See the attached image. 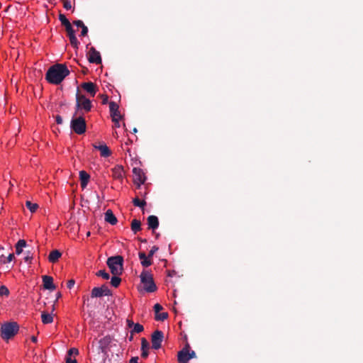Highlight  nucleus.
I'll list each match as a JSON object with an SVG mask.
<instances>
[{"label":"nucleus","mask_w":363,"mask_h":363,"mask_svg":"<svg viewBox=\"0 0 363 363\" xmlns=\"http://www.w3.org/2000/svg\"><path fill=\"white\" fill-rule=\"evenodd\" d=\"M79 354V350L77 348H70L69 350H68V354L69 356H76Z\"/></svg>","instance_id":"58836bf2"},{"label":"nucleus","mask_w":363,"mask_h":363,"mask_svg":"<svg viewBox=\"0 0 363 363\" xmlns=\"http://www.w3.org/2000/svg\"><path fill=\"white\" fill-rule=\"evenodd\" d=\"M26 206L31 212H35L39 208V205L38 203H32L29 201L26 202Z\"/></svg>","instance_id":"bb28decb"},{"label":"nucleus","mask_w":363,"mask_h":363,"mask_svg":"<svg viewBox=\"0 0 363 363\" xmlns=\"http://www.w3.org/2000/svg\"><path fill=\"white\" fill-rule=\"evenodd\" d=\"M65 30H66V32L69 37L75 33V31L74 30L73 28L72 27L70 23H69V25L67 27H65Z\"/></svg>","instance_id":"e433bc0d"},{"label":"nucleus","mask_w":363,"mask_h":363,"mask_svg":"<svg viewBox=\"0 0 363 363\" xmlns=\"http://www.w3.org/2000/svg\"><path fill=\"white\" fill-rule=\"evenodd\" d=\"M69 74L70 71L65 64L57 63L48 69L45 79L51 84L58 85Z\"/></svg>","instance_id":"f257e3e1"},{"label":"nucleus","mask_w":363,"mask_h":363,"mask_svg":"<svg viewBox=\"0 0 363 363\" xmlns=\"http://www.w3.org/2000/svg\"><path fill=\"white\" fill-rule=\"evenodd\" d=\"M148 228L152 229V231L155 230L159 226V220L157 216L151 215L147 218Z\"/></svg>","instance_id":"dca6fc26"},{"label":"nucleus","mask_w":363,"mask_h":363,"mask_svg":"<svg viewBox=\"0 0 363 363\" xmlns=\"http://www.w3.org/2000/svg\"><path fill=\"white\" fill-rule=\"evenodd\" d=\"M113 178L115 179L121 180L124 174L123 167L116 166L111 169Z\"/></svg>","instance_id":"6ab92c4d"},{"label":"nucleus","mask_w":363,"mask_h":363,"mask_svg":"<svg viewBox=\"0 0 363 363\" xmlns=\"http://www.w3.org/2000/svg\"><path fill=\"white\" fill-rule=\"evenodd\" d=\"M101 98L102 99V104H106L108 101V96L106 94H101Z\"/></svg>","instance_id":"8fccbe9b"},{"label":"nucleus","mask_w":363,"mask_h":363,"mask_svg":"<svg viewBox=\"0 0 363 363\" xmlns=\"http://www.w3.org/2000/svg\"><path fill=\"white\" fill-rule=\"evenodd\" d=\"M103 296H111V291L106 285H102L100 288H94L91 292V296L101 297Z\"/></svg>","instance_id":"9d476101"},{"label":"nucleus","mask_w":363,"mask_h":363,"mask_svg":"<svg viewBox=\"0 0 363 363\" xmlns=\"http://www.w3.org/2000/svg\"><path fill=\"white\" fill-rule=\"evenodd\" d=\"M133 203L135 206H139L140 208H143L147 203L145 201H140V199L137 197L133 199Z\"/></svg>","instance_id":"c756f323"},{"label":"nucleus","mask_w":363,"mask_h":363,"mask_svg":"<svg viewBox=\"0 0 363 363\" xmlns=\"http://www.w3.org/2000/svg\"><path fill=\"white\" fill-rule=\"evenodd\" d=\"M189 348V345L187 344L184 348L180 350L177 354V361L179 363H188L189 362V356H188V349Z\"/></svg>","instance_id":"ddd939ff"},{"label":"nucleus","mask_w":363,"mask_h":363,"mask_svg":"<svg viewBox=\"0 0 363 363\" xmlns=\"http://www.w3.org/2000/svg\"><path fill=\"white\" fill-rule=\"evenodd\" d=\"M148 354V350H142V358L146 359Z\"/></svg>","instance_id":"3c124183"},{"label":"nucleus","mask_w":363,"mask_h":363,"mask_svg":"<svg viewBox=\"0 0 363 363\" xmlns=\"http://www.w3.org/2000/svg\"><path fill=\"white\" fill-rule=\"evenodd\" d=\"M9 289L7 286L1 285L0 287V296H9Z\"/></svg>","instance_id":"f704fd0d"},{"label":"nucleus","mask_w":363,"mask_h":363,"mask_svg":"<svg viewBox=\"0 0 363 363\" xmlns=\"http://www.w3.org/2000/svg\"><path fill=\"white\" fill-rule=\"evenodd\" d=\"M111 342V336H105L101 338L99 341L98 350L99 353H102L104 354L102 360L100 362L101 363H104L106 355L107 354V348L109 347L110 343Z\"/></svg>","instance_id":"0eeeda50"},{"label":"nucleus","mask_w":363,"mask_h":363,"mask_svg":"<svg viewBox=\"0 0 363 363\" xmlns=\"http://www.w3.org/2000/svg\"><path fill=\"white\" fill-rule=\"evenodd\" d=\"M154 310H155V315H156V314L159 313L161 310H162V307L161 305H160V303H156L154 306Z\"/></svg>","instance_id":"79ce46f5"},{"label":"nucleus","mask_w":363,"mask_h":363,"mask_svg":"<svg viewBox=\"0 0 363 363\" xmlns=\"http://www.w3.org/2000/svg\"><path fill=\"white\" fill-rule=\"evenodd\" d=\"M133 133H137V128H134L133 129Z\"/></svg>","instance_id":"13d9d810"},{"label":"nucleus","mask_w":363,"mask_h":363,"mask_svg":"<svg viewBox=\"0 0 363 363\" xmlns=\"http://www.w3.org/2000/svg\"><path fill=\"white\" fill-rule=\"evenodd\" d=\"M138 357H132L129 362V363H138Z\"/></svg>","instance_id":"864d4df0"},{"label":"nucleus","mask_w":363,"mask_h":363,"mask_svg":"<svg viewBox=\"0 0 363 363\" xmlns=\"http://www.w3.org/2000/svg\"><path fill=\"white\" fill-rule=\"evenodd\" d=\"M92 104L90 99L86 98L84 94H79V91L77 90L76 93V105L75 111H79V110H84L86 112L91 111Z\"/></svg>","instance_id":"423d86ee"},{"label":"nucleus","mask_w":363,"mask_h":363,"mask_svg":"<svg viewBox=\"0 0 363 363\" xmlns=\"http://www.w3.org/2000/svg\"><path fill=\"white\" fill-rule=\"evenodd\" d=\"M19 331V325L16 322H6L1 327V336L4 340H9Z\"/></svg>","instance_id":"20e7f679"},{"label":"nucleus","mask_w":363,"mask_h":363,"mask_svg":"<svg viewBox=\"0 0 363 363\" xmlns=\"http://www.w3.org/2000/svg\"><path fill=\"white\" fill-rule=\"evenodd\" d=\"M134 324H135V323H133V320H129V319H128V320H127V325H128L129 328H131V327H133V328Z\"/></svg>","instance_id":"603ef678"},{"label":"nucleus","mask_w":363,"mask_h":363,"mask_svg":"<svg viewBox=\"0 0 363 363\" xmlns=\"http://www.w3.org/2000/svg\"><path fill=\"white\" fill-rule=\"evenodd\" d=\"M62 256V253L58 250H52L51 252H50L48 256V260L50 262L55 263L58 261V259Z\"/></svg>","instance_id":"4be33fe9"},{"label":"nucleus","mask_w":363,"mask_h":363,"mask_svg":"<svg viewBox=\"0 0 363 363\" xmlns=\"http://www.w3.org/2000/svg\"><path fill=\"white\" fill-rule=\"evenodd\" d=\"M81 28V35L85 36L88 33V28L84 24Z\"/></svg>","instance_id":"37998d69"},{"label":"nucleus","mask_w":363,"mask_h":363,"mask_svg":"<svg viewBox=\"0 0 363 363\" xmlns=\"http://www.w3.org/2000/svg\"><path fill=\"white\" fill-rule=\"evenodd\" d=\"M109 109L112 120L118 117H122L119 111V106L118 104H116V102H114V101H111V102L109 103Z\"/></svg>","instance_id":"2eb2a0df"},{"label":"nucleus","mask_w":363,"mask_h":363,"mask_svg":"<svg viewBox=\"0 0 363 363\" xmlns=\"http://www.w3.org/2000/svg\"><path fill=\"white\" fill-rule=\"evenodd\" d=\"M26 246V242L24 239H20L16 244V253L20 255L22 253L23 248Z\"/></svg>","instance_id":"393cba45"},{"label":"nucleus","mask_w":363,"mask_h":363,"mask_svg":"<svg viewBox=\"0 0 363 363\" xmlns=\"http://www.w3.org/2000/svg\"><path fill=\"white\" fill-rule=\"evenodd\" d=\"M55 121L57 123L61 124V123H62L63 120H62V118L60 115H57L55 116Z\"/></svg>","instance_id":"09e8293b"},{"label":"nucleus","mask_w":363,"mask_h":363,"mask_svg":"<svg viewBox=\"0 0 363 363\" xmlns=\"http://www.w3.org/2000/svg\"><path fill=\"white\" fill-rule=\"evenodd\" d=\"M138 257L141 260V264L144 267H147L152 265V261L150 259L148 255H146L145 252H140Z\"/></svg>","instance_id":"aec40b11"},{"label":"nucleus","mask_w":363,"mask_h":363,"mask_svg":"<svg viewBox=\"0 0 363 363\" xmlns=\"http://www.w3.org/2000/svg\"><path fill=\"white\" fill-rule=\"evenodd\" d=\"M63 6L66 10H70L72 8V4L69 0H64Z\"/></svg>","instance_id":"ea45409f"},{"label":"nucleus","mask_w":363,"mask_h":363,"mask_svg":"<svg viewBox=\"0 0 363 363\" xmlns=\"http://www.w3.org/2000/svg\"><path fill=\"white\" fill-rule=\"evenodd\" d=\"M66 363H77L76 359H72V356H69L68 354L65 358Z\"/></svg>","instance_id":"a19ab883"},{"label":"nucleus","mask_w":363,"mask_h":363,"mask_svg":"<svg viewBox=\"0 0 363 363\" xmlns=\"http://www.w3.org/2000/svg\"><path fill=\"white\" fill-rule=\"evenodd\" d=\"M75 284V281L74 279H69L67 283V286L68 289H72Z\"/></svg>","instance_id":"a18cd8bd"},{"label":"nucleus","mask_w":363,"mask_h":363,"mask_svg":"<svg viewBox=\"0 0 363 363\" xmlns=\"http://www.w3.org/2000/svg\"><path fill=\"white\" fill-rule=\"evenodd\" d=\"M94 147L96 150H99L101 151V157H108L111 154V151L109 150L108 146L106 144H99L96 145L94 144Z\"/></svg>","instance_id":"f3484780"},{"label":"nucleus","mask_w":363,"mask_h":363,"mask_svg":"<svg viewBox=\"0 0 363 363\" xmlns=\"http://www.w3.org/2000/svg\"><path fill=\"white\" fill-rule=\"evenodd\" d=\"M97 276H100L104 279H108L110 278V275L108 273L106 272L105 269H101L96 274Z\"/></svg>","instance_id":"473e14b6"},{"label":"nucleus","mask_w":363,"mask_h":363,"mask_svg":"<svg viewBox=\"0 0 363 363\" xmlns=\"http://www.w3.org/2000/svg\"><path fill=\"white\" fill-rule=\"evenodd\" d=\"M158 247H157V245H154L151 250H150L149 253H148V256L150 257V259L152 260V257H153V255L155 254L156 252H157L158 250Z\"/></svg>","instance_id":"4c0bfd02"},{"label":"nucleus","mask_w":363,"mask_h":363,"mask_svg":"<svg viewBox=\"0 0 363 363\" xmlns=\"http://www.w3.org/2000/svg\"><path fill=\"white\" fill-rule=\"evenodd\" d=\"M31 258H32L31 257L26 256V257H25V261L28 262V261H29L30 259H31Z\"/></svg>","instance_id":"4d7b16f0"},{"label":"nucleus","mask_w":363,"mask_h":363,"mask_svg":"<svg viewBox=\"0 0 363 363\" xmlns=\"http://www.w3.org/2000/svg\"><path fill=\"white\" fill-rule=\"evenodd\" d=\"M144 330V328L143 325H140L139 323H135L133 328V330H131V333H141Z\"/></svg>","instance_id":"7c9ffc66"},{"label":"nucleus","mask_w":363,"mask_h":363,"mask_svg":"<svg viewBox=\"0 0 363 363\" xmlns=\"http://www.w3.org/2000/svg\"><path fill=\"white\" fill-rule=\"evenodd\" d=\"M168 318L167 313H157L155 315V319L157 320H164Z\"/></svg>","instance_id":"72a5a7b5"},{"label":"nucleus","mask_w":363,"mask_h":363,"mask_svg":"<svg viewBox=\"0 0 363 363\" xmlns=\"http://www.w3.org/2000/svg\"><path fill=\"white\" fill-rule=\"evenodd\" d=\"M41 320L43 324H50L53 322V316L50 313L43 312L41 314Z\"/></svg>","instance_id":"b1692460"},{"label":"nucleus","mask_w":363,"mask_h":363,"mask_svg":"<svg viewBox=\"0 0 363 363\" xmlns=\"http://www.w3.org/2000/svg\"><path fill=\"white\" fill-rule=\"evenodd\" d=\"M105 221L109 223L111 225H115L117 223V218L113 215L111 209H108L105 213Z\"/></svg>","instance_id":"412c9836"},{"label":"nucleus","mask_w":363,"mask_h":363,"mask_svg":"<svg viewBox=\"0 0 363 363\" xmlns=\"http://www.w3.org/2000/svg\"><path fill=\"white\" fill-rule=\"evenodd\" d=\"M130 228L134 233H137L140 231L142 229L141 221L137 219L133 220L130 223Z\"/></svg>","instance_id":"5701e85b"},{"label":"nucleus","mask_w":363,"mask_h":363,"mask_svg":"<svg viewBox=\"0 0 363 363\" xmlns=\"http://www.w3.org/2000/svg\"><path fill=\"white\" fill-rule=\"evenodd\" d=\"M164 335L161 330H155L153 332L151 337L152 348L158 350L162 347V342L163 341Z\"/></svg>","instance_id":"1a4fd4ad"},{"label":"nucleus","mask_w":363,"mask_h":363,"mask_svg":"<svg viewBox=\"0 0 363 363\" xmlns=\"http://www.w3.org/2000/svg\"><path fill=\"white\" fill-rule=\"evenodd\" d=\"M188 356H189V360L194 359L196 357V353L194 352V350L191 351V352H189V350H188Z\"/></svg>","instance_id":"49530a36"},{"label":"nucleus","mask_w":363,"mask_h":363,"mask_svg":"<svg viewBox=\"0 0 363 363\" xmlns=\"http://www.w3.org/2000/svg\"><path fill=\"white\" fill-rule=\"evenodd\" d=\"M133 181L137 186V188H140L142 184H145L147 178L143 169L138 167L133 169Z\"/></svg>","instance_id":"6e6552de"},{"label":"nucleus","mask_w":363,"mask_h":363,"mask_svg":"<svg viewBox=\"0 0 363 363\" xmlns=\"http://www.w3.org/2000/svg\"><path fill=\"white\" fill-rule=\"evenodd\" d=\"M86 235H87V236L89 237V236H90L91 233H90V232H88Z\"/></svg>","instance_id":"bf43d9fd"},{"label":"nucleus","mask_w":363,"mask_h":363,"mask_svg":"<svg viewBox=\"0 0 363 363\" xmlns=\"http://www.w3.org/2000/svg\"><path fill=\"white\" fill-rule=\"evenodd\" d=\"M77 111H75L74 116L70 121V128L75 133L81 135L86 133V120L82 115L77 116Z\"/></svg>","instance_id":"7ed1b4c3"},{"label":"nucleus","mask_w":363,"mask_h":363,"mask_svg":"<svg viewBox=\"0 0 363 363\" xmlns=\"http://www.w3.org/2000/svg\"><path fill=\"white\" fill-rule=\"evenodd\" d=\"M89 62L95 64H101V53L96 50L94 47H91L87 54Z\"/></svg>","instance_id":"9b49d317"},{"label":"nucleus","mask_w":363,"mask_h":363,"mask_svg":"<svg viewBox=\"0 0 363 363\" xmlns=\"http://www.w3.org/2000/svg\"><path fill=\"white\" fill-rule=\"evenodd\" d=\"M121 283V279L119 277V275H113L111 279V284L113 286L117 287Z\"/></svg>","instance_id":"a878e982"},{"label":"nucleus","mask_w":363,"mask_h":363,"mask_svg":"<svg viewBox=\"0 0 363 363\" xmlns=\"http://www.w3.org/2000/svg\"><path fill=\"white\" fill-rule=\"evenodd\" d=\"M150 344L145 337H142V350H149Z\"/></svg>","instance_id":"c9c22d12"},{"label":"nucleus","mask_w":363,"mask_h":363,"mask_svg":"<svg viewBox=\"0 0 363 363\" xmlns=\"http://www.w3.org/2000/svg\"><path fill=\"white\" fill-rule=\"evenodd\" d=\"M81 87L83 88L85 91L89 93L92 97L95 96L97 91V87L96 84L92 82H83L81 84Z\"/></svg>","instance_id":"f8f14e48"},{"label":"nucleus","mask_w":363,"mask_h":363,"mask_svg":"<svg viewBox=\"0 0 363 363\" xmlns=\"http://www.w3.org/2000/svg\"><path fill=\"white\" fill-rule=\"evenodd\" d=\"M59 18H60V21L62 25H64V26L65 28L67 26V25H69L70 23V22L68 20V18L64 14H60Z\"/></svg>","instance_id":"2f4dec72"},{"label":"nucleus","mask_w":363,"mask_h":363,"mask_svg":"<svg viewBox=\"0 0 363 363\" xmlns=\"http://www.w3.org/2000/svg\"><path fill=\"white\" fill-rule=\"evenodd\" d=\"M69 43H70L71 45L73 46L74 48H78L79 41L76 38V34L74 33V35H70L69 37Z\"/></svg>","instance_id":"c85d7f7f"},{"label":"nucleus","mask_w":363,"mask_h":363,"mask_svg":"<svg viewBox=\"0 0 363 363\" xmlns=\"http://www.w3.org/2000/svg\"><path fill=\"white\" fill-rule=\"evenodd\" d=\"M61 296H62V295H61L60 292H57V295H56L55 302L57 301Z\"/></svg>","instance_id":"5fc2aeb1"},{"label":"nucleus","mask_w":363,"mask_h":363,"mask_svg":"<svg viewBox=\"0 0 363 363\" xmlns=\"http://www.w3.org/2000/svg\"><path fill=\"white\" fill-rule=\"evenodd\" d=\"M74 24H75L76 26L77 27H79V28H82L83 26V25L84 24L83 23V21H80V20H78V21H74L73 22Z\"/></svg>","instance_id":"de8ad7c7"},{"label":"nucleus","mask_w":363,"mask_h":363,"mask_svg":"<svg viewBox=\"0 0 363 363\" xmlns=\"http://www.w3.org/2000/svg\"><path fill=\"white\" fill-rule=\"evenodd\" d=\"M141 283L143 286V289L146 292H154L157 290V286L155 284L152 278V274L143 269L140 275Z\"/></svg>","instance_id":"39448f33"},{"label":"nucleus","mask_w":363,"mask_h":363,"mask_svg":"<svg viewBox=\"0 0 363 363\" xmlns=\"http://www.w3.org/2000/svg\"><path fill=\"white\" fill-rule=\"evenodd\" d=\"M122 117H118L115 119L112 120L113 122H114V126L115 128H119L120 127V123L119 121Z\"/></svg>","instance_id":"c03bdc74"},{"label":"nucleus","mask_w":363,"mask_h":363,"mask_svg":"<svg viewBox=\"0 0 363 363\" xmlns=\"http://www.w3.org/2000/svg\"><path fill=\"white\" fill-rule=\"evenodd\" d=\"M43 283L44 289L53 291L55 289V285L53 283V278L50 277V275H43Z\"/></svg>","instance_id":"4468645a"},{"label":"nucleus","mask_w":363,"mask_h":363,"mask_svg":"<svg viewBox=\"0 0 363 363\" xmlns=\"http://www.w3.org/2000/svg\"><path fill=\"white\" fill-rule=\"evenodd\" d=\"M31 340H32V342H37V341H38V338H37V337H35V336H33V337H31Z\"/></svg>","instance_id":"6e6d98bb"},{"label":"nucleus","mask_w":363,"mask_h":363,"mask_svg":"<svg viewBox=\"0 0 363 363\" xmlns=\"http://www.w3.org/2000/svg\"><path fill=\"white\" fill-rule=\"evenodd\" d=\"M123 257L121 255L111 256L106 260V264L113 275H121L123 272Z\"/></svg>","instance_id":"f03ea898"},{"label":"nucleus","mask_w":363,"mask_h":363,"mask_svg":"<svg viewBox=\"0 0 363 363\" xmlns=\"http://www.w3.org/2000/svg\"><path fill=\"white\" fill-rule=\"evenodd\" d=\"M13 258H14V254H9V256H7V257L1 255L0 257V262H1L3 264L10 262L13 261Z\"/></svg>","instance_id":"cd10ccee"},{"label":"nucleus","mask_w":363,"mask_h":363,"mask_svg":"<svg viewBox=\"0 0 363 363\" xmlns=\"http://www.w3.org/2000/svg\"><path fill=\"white\" fill-rule=\"evenodd\" d=\"M90 179V175L85 172V170H81L79 172V180L82 188H86L88 182Z\"/></svg>","instance_id":"a211bd4d"}]
</instances>
